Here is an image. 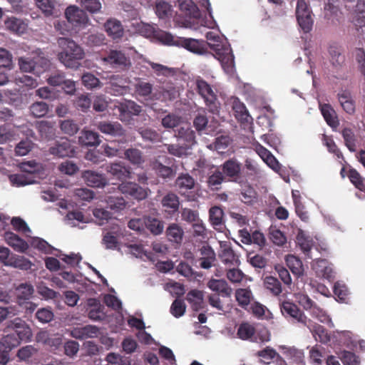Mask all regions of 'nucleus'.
<instances>
[{"instance_id":"obj_1","label":"nucleus","mask_w":365,"mask_h":365,"mask_svg":"<svg viewBox=\"0 0 365 365\" xmlns=\"http://www.w3.org/2000/svg\"><path fill=\"white\" fill-rule=\"evenodd\" d=\"M205 36L208 46L215 52V58L221 63L225 72L232 75L235 72L234 56L227 39L216 31L207 32Z\"/></svg>"},{"instance_id":"obj_2","label":"nucleus","mask_w":365,"mask_h":365,"mask_svg":"<svg viewBox=\"0 0 365 365\" xmlns=\"http://www.w3.org/2000/svg\"><path fill=\"white\" fill-rule=\"evenodd\" d=\"M57 43L61 48L57 56L58 61L66 68L78 69L85 56L83 48L69 38L60 37Z\"/></svg>"},{"instance_id":"obj_3","label":"nucleus","mask_w":365,"mask_h":365,"mask_svg":"<svg viewBox=\"0 0 365 365\" xmlns=\"http://www.w3.org/2000/svg\"><path fill=\"white\" fill-rule=\"evenodd\" d=\"M197 93L204 100L210 112L215 114L219 111L220 103L217 100V89L214 84L209 83L200 76L195 80Z\"/></svg>"},{"instance_id":"obj_4","label":"nucleus","mask_w":365,"mask_h":365,"mask_svg":"<svg viewBox=\"0 0 365 365\" xmlns=\"http://www.w3.org/2000/svg\"><path fill=\"white\" fill-rule=\"evenodd\" d=\"M140 34L153 40L166 45H175L174 37L169 33L160 30L155 25L143 24L139 29Z\"/></svg>"},{"instance_id":"obj_5","label":"nucleus","mask_w":365,"mask_h":365,"mask_svg":"<svg viewBox=\"0 0 365 365\" xmlns=\"http://www.w3.org/2000/svg\"><path fill=\"white\" fill-rule=\"evenodd\" d=\"M296 16L301 29L304 33L309 32L312 29L314 20L311 9L304 0L297 1Z\"/></svg>"},{"instance_id":"obj_6","label":"nucleus","mask_w":365,"mask_h":365,"mask_svg":"<svg viewBox=\"0 0 365 365\" xmlns=\"http://www.w3.org/2000/svg\"><path fill=\"white\" fill-rule=\"evenodd\" d=\"M32 55L33 57L24 58V72H34L38 76L49 67L50 61L38 51L33 52Z\"/></svg>"},{"instance_id":"obj_7","label":"nucleus","mask_w":365,"mask_h":365,"mask_svg":"<svg viewBox=\"0 0 365 365\" xmlns=\"http://www.w3.org/2000/svg\"><path fill=\"white\" fill-rule=\"evenodd\" d=\"M280 309L282 315L286 318H291L293 322L299 323L302 325H307V322H310V320L307 319L298 307L289 301L282 302L280 304Z\"/></svg>"},{"instance_id":"obj_8","label":"nucleus","mask_w":365,"mask_h":365,"mask_svg":"<svg viewBox=\"0 0 365 365\" xmlns=\"http://www.w3.org/2000/svg\"><path fill=\"white\" fill-rule=\"evenodd\" d=\"M118 188L123 194L128 195L138 200L145 199L148 197V192H150L148 188L143 187L135 182L128 181L123 182L118 185Z\"/></svg>"},{"instance_id":"obj_9","label":"nucleus","mask_w":365,"mask_h":365,"mask_svg":"<svg viewBox=\"0 0 365 365\" xmlns=\"http://www.w3.org/2000/svg\"><path fill=\"white\" fill-rule=\"evenodd\" d=\"M219 258L222 262L229 267H237L240 264L238 255L232 250L229 242H220Z\"/></svg>"},{"instance_id":"obj_10","label":"nucleus","mask_w":365,"mask_h":365,"mask_svg":"<svg viewBox=\"0 0 365 365\" xmlns=\"http://www.w3.org/2000/svg\"><path fill=\"white\" fill-rule=\"evenodd\" d=\"M42 165L34 160L24 161V185L38 182L42 178Z\"/></svg>"},{"instance_id":"obj_11","label":"nucleus","mask_w":365,"mask_h":365,"mask_svg":"<svg viewBox=\"0 0 365 365\" xmlns=\"http://www.w3.org/2000/svg\"><path fill=\"white\" fill-rule=\"evenodd\" d=\"M65 16L68 21L75 26H84L89 21L85 11L74 5L67 7L65 11Z\"/></svg>"},{"instance_id":"obj_12","label":"nucleus","mask_w":365,"mask_h":365,"mask_svg":"<svg viewBox=\"0 0 365 365\" xmlns=\"http://www.w3.org/2000/svg\"><path fill=\"white\" fill-rule=\"evenodd\" d=\"M48 152L53 156L65 158L74 156L76 150L71 142L65 138L56 141L53 145L49 148Z\"/></svg>"},{"instance_id":"obj_13","label":"nucleus","mask_w":365,"mask_h":365,"mask_svg":"<svg viewBox=\"0 0 365 365\" xmlns=\"http://www.w3.org/2000/svg\"><path fill=\"white\" fill-rule=\"evenodd\" d=\"M31 230L24 222V251L29 245L46 253H50L53 247L44 240L39 237H32L29 234Z\"/></svg>"},{"instance_id":"obj_14","label":"nucleus","mask_w":365,"mask_h":365,"mask_svg":"<svg viewBox=\"0 0 365 365\" xmlns=\"http://www.w3.org/2000/svg\"><path fill=\"white\" fill-rule=\"evenodd\" d=\"M107 92L114 96H120L128 92L126 78L119 75H111L108 78Z\"/></svg>"},{"instance_id":"obj_15","label":"nucleus","mask_w":365,"mask_h":365,"mask_svg":"<svg viewBox=\"0 0 365 365\" xmlns=\"http://www.w3.org/2000/svg\"><path fill=\"white\" fill-rule=\"evenodd\" d=\"M104 63L110 64L113 67H127L130 65L128 58L120 51L112 50L107 56L101 58Z\"/></svg>"},{"instance_id":"obj_16","label":"nucleus","mask_w":365,"mask_h":365,"mask_svg":"<svg viewBox=\"0 0 365 365\" xmlns=\"http://www.w3.org/2000/svg\"><path fill=\"white\" fill-rule=\"evenodd\" d=\"M23 284H20L14 290L11 289L7 292L4 288L0 287V302L9 304L11 302H16L19 306L23 304Z\"/></svg>"},{"instance_id":"obj_17","label":"nucleus","mask_w":365,"mask_h":365,"mask_svg":"<svg viewBox=\"0 0 365 365\" xmlns=\"http://www.w3.org/2000/svg\"><path fill=\"white\" fill-rule=\"evenodd\" d=\"M108 36L113 40L121 38L124 35V29L120 22L115 18H109L103 25Z\"/></svg>"},{"instance_id":"obj_18","label":"nucleus","mask_w":365,"mask_h":365,"mask_svg":"<svg viewBox=\"0 0 365 365\" xmlns=\"http://www.w3.org/2000/svg\"><path fill=\"white\" fill-rule=\"evenodd\" d=\"M82 178L90 187H103L108 183L107 178L103 174L93 170L84 171Z\"/></svg>"},{"instance_id":"obj_19","label":"nucleus","mask_w":365,"mask_h":365,"mask_svg":"<svg viewBox=\"0 0 365 365\" xmlns=\"http://www.w3.org/2000/svg\"><path fill=\"white\" fill-rule=\"evenodd\" d=\"M97 127L101 133L112 137L123 136L125 132L123 126L118 122L103 121L98 123Z\"/></svg>"},{"instance_id":"obj_20","label":"nucleus","mask_w":365,"mask_h":365,"mask_svg":"<svg viewBox=\"0 0 365 365\" xmlns=\"http://www.w3.org/2000/svg\"><path fill=\"white\" fill-rule=\"evenodd\" d=\"M106 171L120 180L130 178V168L121 162L108 164L106 167Z\"/></svg>"},{"instance_id":"obj_21","label":"nucleus","mask_w":365,"mask_h":365,"mask_svg":"<svg viewBox=\"0 0 365 365\" xmlns=\"http://www.w3.org/2000/svg\"><path fill=\"white\" fill-rule=\"evenodd\" d=\"M312 269L319 277L331 280L334 278L331 264L326 259H317L312 263Z\"/></svg>"},{"instance_id":"obj_22","label":"nucleus","mask_w":365,"mask_h":365,"mask_svg":"<svg viewBox=\"0 0 365 365\" xmlns=\"http://www.w3.org/2000/svg\"><path fill=\"white\" fill-rule=\"evenodd\" d=\"M98 334V329L93 325L75 327L71 331V336L78 339L94 338Z\"/></svg>"},{"instance_id":"obj_23","label":"nucleus","mask_w":365,"mask_h":365,"mask_svg":"<svg viewBox=\"0 0 365 365\" xmlns=\"http://www.w3.org/2000/svg\"><path fill=\"white\" fill-rule=\"evenodd\" d=\"M209 289L222 297H230L232 289L225 279H211L207 284Z\"/></svg>"},{"instance_id":"obj_24","label":"nucleus","mask_w":365,"mask_h":365,"mask_svg":"<svg viewBox=\"0 0 365 365\" xmlns=\"http://www.w3.org/2000/svg\"><path fill=\"white\" fill-rule=\"evenodd\" d=\"M241 163L236 159L226 160L222 165V173L233 180L237 178L241 172Z\"/></svg>"},{"instance_id":"obj_25","label":"nucleus","mask_w":365,"mask_h":365,"mask_svg":"<svg viewBox=\"0 0 365 365\" xmlns=\"http://www.w3.org/2000/svg\"><path fill=\"white\" fill-rule=\"evenodd\" d=\"M0 262L6 266L23 269V259L11 255L7 247H0Z\"/></svg>"},{"instance_id":"obj_26","label":"nucleus","mask_w":365,"mask_h":365,"mask_svg":"<svg viewBox=\"0 0 365 365\" xmlns=\"http://www.w3.org/2000/svg\"><path fill=\"white\" fill-rule=\"evenodd\" d=\"M161 205L165 212L173 214L179 209V197L173 192H168L162 198Z\"/></svg>"},{"instance_id":"obj_27","label":"nucleus","mask_w":365,"mask_h":365,"mask_svg":"<svg viewBox=\"0 0 365 365\" xmlns=\"http://www.w3.org/2000/svg\"><path fill=\"white\" fill-rule=\"evenodd\" d=\"M223 210L218 206L212 207L209 210V220L214 229L222 231L224 228Z\"/></svg>"},{"instance_id":"obj_28","label":"nucleus","mask_w":365,"mask_h":365,"mask_svg":"<svg viewBox=\"0 0 365 365\" xmlns=\"http://www.w3.org/2000/svg\"><path fill=\"white\" fill-rule=\"evenodd\" d=\"M175 43H180L182 47L187 50L197 54H202L205 52L204 47L202 46V42L195 39V38H181L179 40H175Z\"/></svg>"},{"instance_id":"obj_29","label":"nucleus","mask_w":365,"mask_h":365,"mask_svg":"<svg viewBox=\"0 0 365 365\" xmlns=\"http://www.w3.org/2000/svg\"><path fill=\"white\" fill-rule=\"evenodd\" d=\"M15 331L16 334H8L1 339V345L4 347V350H6L8 352L17 346L23 339L22 332L17 330Z\"/></svg>"},{"instance_id":"obj_30","label":"nucleus","mask_w":365,"mask_h":365,"mask_svg":"<svg viewBox=\"0 0 365 365\" xmlns=\"http://www.w3.org/2000/svg\"><path fill=\"white\" fill-rule=\"evenodd\" d=\"M78 142L86 146H96L100 144L101 140L97 133L83 129L78 137Z\"/></svg>"},{"instance_id":"obj_31","label":"nucleus","mask_w":365,"mask_h":365,"mask_svg":"<svg viewBox=\"0 0 365 365\" xmlns=\"http://www.w3.org/2000/svg\"><path fill=\"white\" fill-rule=\"evenodd\" d=\"M128 252L137 258L143 260L155 261L154 255L150 252L145 250L142 245L138 244H130L128 245Z\"/></svg>"},{"instance_id":"obj_32","label":"nucleus","mask_w":365,"mask_h":365,"mask_svg":"<svg viewBox=\"0 0 365 365\" xmlns=\"http://www.w3.org/2000/svg\"><path fill=\"white\" fill-rule=\"evenodd\" d=\"M338 98L341 107L346 113L353 114L355 112V104L349 91H341L338 94Z\"/></svg>"},{"instance_id":"obj_33","label":"nucleus","mask_w":365,"mask_h":365,"mask_svg":"<svg viewBox=\"0 0 365 365\" xmlns=\"http://www.w3.org/2000/svg\"><path fill=\"white\" fill-rule=\"evenodd\" d=\"M166 235L170 242L179 244L182 240L184 231L179 225L172 223L168 227Z\"/></svg>"},{"instance_id":"obj_34","label":"nucleus","mask_w":365,"mask_h":365,"mask_svg":"<svg viewBox=\"0 0 365 365\" xmlns=\"http://www.w3.org/2000/svg\"><path fill=\"white\" fill-rule=\"evenodd\" d=\"M320 110L324 118L329 126L334 128L339 125L336 113L329 105H320Z\"/></svg>"},{"instance_id":"obj_35","label":"nucleus","mask_w":365,"mask_h":365,"mask_svg":"<svg viewBox=\"0 0 365 365\" xmlns=\"http://www.w3.org/2000/svg\"><path fill=\"white\" fill-rule=\"evenodd\" d=\"M186 299L195 311H198L202 307L203 293L197 289H192L187 294Z\"/></svg>"},{"instance_id":"obj_36","label":"nucleus","mask_w":365,"mask_h":365,"mask_svg":"<svg viewBox=\"0 0 365 365\" xmlns=\"http://www.w3.org/2000/svg\"><path fill=\"white\" fill-rule=\"evenodd\" d=\"M175 185L180 192H184L194 187L195 180L188 174H182L178 177Z\"/></svg>"},{"instance_id":"obj_37","label":"nucleus","mask_w":365,"mask_h":365,"mask_svg":"<svg viewBox=\"0 0 365 365\" xmlns=\"http://www.w3.org/2000/svg\"><path fill=\"white\" fill-rule=\"evenodd\" d=\"M285 261L288 267L291 269L292 272L297 275L301 276L303 274L304 268L302 261L292 255H289L286 257Z\"/></svg>"},{"instance_id":"obj_38","label":"nucleus","mask_w":365,"mask_h":365,"mask_svg":"<svg viewBox=\"0 0 365 365\" xmlns=\"http://www.w3.org/2000/svg\"><path fill=\"white\" fill-rule=\"evenodd\" d=\"M235 298L240 307L246 308L250 304L253 295L250 289H237L235 291Z\"/></svg>"},{"instance_id":"obj_39","label":"nucleus","mask_w":365,"mask_h":365,"mask_svg":"<svg viewBox=\"0 0 365 365\" xmlns=\"http://www.w3.org/2000/svg\"><path fill=\"white\" fill-rule=\"evenodd\" d=\"M125 158L133 165H140L145 162L143 153L136 148H128L124 152Z\"/></svg>"},{"instance_id":"obj_40","label":"nucleus","mask_w":365,"mask_h":365,"mask_svg":"<svg viewBox=\"0 0 365 365\" xmlns=\"http://www.w3.org/2000/svg\"><path fill=\"white\" fill-rule=\"evenodd\" d=\"M145 227L155 235H160L164 229L163 223L158 219L152 217H145Z\"/></svg>"},{"instance_id":"obj_41","label":"nucleus","mask_w":365,"mask_h":365,"mask_svg":"<svg viewBox=\"0 0 365 365\" xmlns=\"http://www.w3.org/2000/svg\"><path fill=\"white\" fill-rule=\"evenodd\" d=\"M264 285L274 296H278L282 293L281 283L276 277L272 276L266 277L264 279Z\"/></svg>"},{"instance_id":"obj_42","label":"nucleus","mask_w":365,"mask_h":365,"mask_svg":"<svg viewBox=\"0 0 365 365\" xmlns=\"http://www.w3.org/2000/svg\"><path fill=\"white\" fill-rule=\"evenodd\" d=\"M309 331L313 334L316 340H319L322 343H326L329 340V336L327 333L325 331L324 328L319 324H307L306 325Z\"/></svg>"},{"instance_id":"obj_43","label":"nucleus","mask_w":365,"mask_h":365,"mask_svg":"<svg viewBox=\"0 0 365 365\" xmlns=\"http://www.w3.org/2000/svg\"><path fill=\"white\" fill-rule=\"evenodd\" d=\"M119 110L121 113H128L133 115H138L141 113V106L133 101H125L120 103Z\"/></svg>"},{"instance_id":"obj_44","label":"nucleus","mask_w":365,"mask_h":365,"mask_svg":"<svg viewBox=\"0 0 365 365\" xmlns=\"http://www.w3.org/2000/svg\"><path fill=\"white\" fill-rule=\"evenodd\" d=\"M296 240L304 253H308L311 250L313 245L312 240L307 237L302 230H299Z\"/></svg>"},{"instance_id":"obj_45","label":"nucleus","mask_w":365,"mask_h":365,"mask_svg":"<svg viewBox=\"0 0 365 365\" xmlns=\"http://www.w3.org/2000/svg\"><path fill=\"white\" fill-rule=\"evenodd\" d=\"M255 333V329L254 326L245 322L239 326L237 335L240 339L250 340L254 336Z\"/></svg>"},{"instance_id":"obj_46","label":"nucleus","mask_w":365,"mask_h":365,"mask_svg":"<svg viewBox=\"0 0 365 365\" xmlns=\"http://www.w3.org/2000/svg\"><path fill=\"white\" fill-rule=\"evenodd\" d=\"M36 6L46 16L53 15L57 3L53 0H34Z\"/></svg>"},{"instance_id":"obj_47","label":"nucleus","mask_w":365,"mask_h":365,"mask_svg":"<svg viewBox=\"0 0 365 365\" xmlns=\"http://www.w3.org/2000/svg\"><path fill=\"white\" fill-rule=\"evenodd\" d=\"M310 314L317 319L322 323L327 324L330 327H334V323L332 322L329 316L327 314V312L321 309L317 304L313 307V309L310 311Z\"/></svg>"},{"instance_id":"obj_48","label":"nucleus","mask_w":365,"mask_h":365,"mask_svg":"<svg viewBox=\"0 0 365 365\" xmlns=\"http://www.w3.org/2000/svg\"><path fill=\"white\" fill-rule=\"evenodd\" d=\"M329 53L330 54V61L334 66H339L344 63L345 58L342 54V50L340 47L336 46H330Z\"/></svg>"},{"instance_id":"obj_49","label":"nucleus","mask_w":365,"mask_h":365,"mask_svg":"<svg viewBox=\"0 0 365 365\" xmlns=\"http://www.w3.org/2000/svg\"><path fill=\"white\" fill-rule=\"evenodd\" d=\"M81 80L83 86L88 89L100 88L103 86L100 80L91 73H85Z\"/></svg>"},{"instance_id":"obj_50","label":"nucleus","mask_w":365,"mask_h":365,"mask_svg":"<svg viewBox=\"0 0 365 365\" xmlns=\"http://www.w3.org/2000/svg\"><path fill=\"white\" fill-rule=\"evenodd\" d=\"M152 168L158 175L163 178H172L175 174L173 170L170 167L164 165L158 160L153 163Z\"/></svg>"},{"instance_id":"obj_51","label":"nucleus","mask_w":365,"mask_h":365,"mask_svg":"<svg viewBox=\"0 0 365 365\" xmlns=\"http://www.w3.org/2000/svg\"><path fill=\"white\" fill-rule=\"evenodd\" d=\"M4 237L7 243L15 250L23 252V240L21 237L11 232H6Z\"/></svg>"},{"instance_id":"obj_52","label":"nucleus","mask_w":365,"mask_h":365,"mask_svg":"<svg viewBox=\"0 0 365 365\" xmlns=\"http://www.w3.org/2000/svg\"><path fill=\"white\" fill-rule=\"evenodd\" d=\"M182 122V118L174 113H168L162 118L161 124L166 129H173Z\"/></svg>"},{"instance_id":"obj_53","label":"nucleus","mask_w":365,"mask_h":365,"mask_svg":"<svg viewBox=\"0 0 365 365\" xmlns=\"http://www.w3.org/2000/svg\"><path fill=\"white\" fill-rule=\"evenodd\" d=\"M284 354L291 363L295 365H300L303 362L304 354L301 350L295 348H284Z\"/></svg>"},{"instance_id":"obj_54","label":"nucleus","mask_w":365,"mask_h":365,"mask_svg":"<svg viewBox=\"0 0 365 365\" xmlns=\"http://www.w3.org/2000/svg\"><path fill=\"white\" fill-rule=\"evenodd\" d=\"M64 221L66 224L71 227H76L78 226L80 222H86L82 212L78 211L68 212L64 218Z\"/></svg>"},{"instance_id":"obj_55","label":"nucleus","mask_w":365,"mask_h":365,"mask_svg":"<svg viewBox=\"0 0 365 365\" xmlns=\"http://www.w3.org/2000/svg\"><path fill=\"white\" fill-rule=\"evenodd\" d=\"M230 143L231 139L228 135H220L216 138L215 142L210 144L209 147L218 153H223Z\"/></svg>"},{"instance_id":"obj_56","label":"nucleus","mask_w":365,"mask_h":365,"mask_svg":"<svg viewBox=\"0 0 365 365\" xmlns=\"http://www.w3.org/2000/svg\"><path fill=\"white\" fill-rule=\"evenodd\" d=\"M61 130L70 136L74 135L79 130L78 125L72 120H64L59 122Z\"/></svg>"},{"instance_id":"obj_57","label":"nucleus","mask_w":365,"mask_h":365,"mask_svg":"<svg viewBox=\"0 0 365 365\" xmlns=\"http://www.w3.org/2000/svg\"><path fill=\"white\" fill-rule=\"evenodd\" d=\"M175 136L179 139H182L186 141L190 145L193 144L195 143V133L188 126L180 127L178 130Z\"/></svg>"},{"instance_id":"obj_58","label":"nucleus","mask_w":365,"mask_h":365,"mask_svg":"<svg viewBox=\"0 0 365 365\" xmlns=\"http://www.w3.org/2000/svg\"><path fill=\"white\" fill-rule=\"evenodd\" d=\"M233 110L235 113V116L240 120L248 121L250 115L243 103L237 100H235L232 106Z\"/></svg>"},{"instance_id":"obj_59","label":"nucleus","mask_w":365,"mask_h":365,"mask_svg":"<svg viewBox=\"0 0 365 365\" xmlns=\"http://www.w3.org/2000/svg\"><path fill=\"white\" fill-rule=\"evenodd\" d=\"M37 126L42 137L50 139L54 136V129L50 122L43 120L39 122Z\"/></svg>"},{"instance_id":"obj_60","label":"nucleus","mask_w":365,"mask_h":365,"mask_svg":"<svg viewBox=\"0 0 365 365\" xmlns=\"http://www.w3.org/2000/svg\"><path fill=\"white\" fill-rule=\"evenodd\" d=\"M108 207L115 211L118 212L125 207L126 202L122 197H109L107 200Z\"/></svg>"},{"instance_id":"obj_61","label":"nucleus","mask_w":365,"mask_h":365,"mask_svg":"<svg viewBox=\"0 0 365 365\" xmlns=\"http://www.w3.org/2000/svg\"><path fill=\"white\" fill-rule=\"evenodd\" d=\"M171 6L163 1H160L155 4V14L160 19H165L171 14Z\"/></svg>"},{"instance_id":"obj_62","label":"nucleus","mask_w":365,"mask_h":365,"mask_svg":"<svg viewBox=\"0 0 365 365\" xmlns=\"http://www.w3.org/2000/svg\"><path fill=\"white\" fill-rule=\"evenodd\" d=\"M30 112L34 117H43L48 112V106L44 102H36L31 106Z\"/></svg>"},{"instance_id":"obj_63","label":"nucleus","mask_w":365,"mask_h":365,"mask_svg":"<svg viewBox=\"0 0 365 365\" xmlns=\"http://www.w3.org/2000/svg\"><path fill=\"white\" fill-rule=\"evenodd\" d=\"M325 356L324 349L319 346L312 347L309 351L310 360L315 365L322 364V358H325Z\"/></svg>"},{"instance_id":"obj_64","label":"nucleus","mask_w":365,"mask_h":365,"mask_svg":"<svg viewBox=\"0 0 365 365\" xmlns=\"http://www.w3.org/2000/svg\"><path fill=\"white\" fill-rule=\"evenodd\" d=\"M341 359L344 365H359L360 359L355 354L344 351L341 352Z\"/></svg>"}]
</instances>
